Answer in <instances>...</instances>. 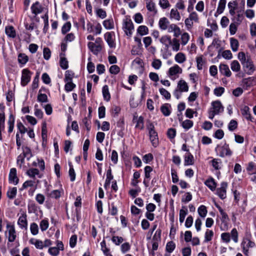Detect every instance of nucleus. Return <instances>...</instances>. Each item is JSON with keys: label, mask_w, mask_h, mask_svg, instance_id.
<instances>
[{"label": "nucleus", "mask_w": 256, "mask_h": 256, "mask_svg": "<svg viewBox=\"0 0 256 256\" xmlns=\"http://www.w3.org/2000/svg\"><path fill=\"white\" fill-rule=\"evenodd\" d=\"M212 107L209 109L208 118L212 120L214 116L222 113L224 108L220 100H215L212 102Z\"/></svg>", "instance_id": "1"}, {"label": "nucleus", "mask_w": 256, "mask_h": 256, "mask_svg": "<svg viewBox=\"0 0 256 256\" xmlns=\"http://www.w3.org/2000/svg\"><path fill=\"white\" fill-rule=\"evenodd\" d=\"M122 28L126 35L131 36L132 34V30L134 29V26L130 19L126 18L124 20Z\"/></svg>", "instance_id": "2"}, {"label": "nucleus", "mask_w": 256, "mask_h": 256, "mask_svg": "<svg viewBox=\"0 0 256 256\" xmlns=\"http://www.w3.org/2000/svg\"><path fill=\"white\" fill-rule=\"evenodd\" d=\"M6 228L8 232V242H14L16 240L17 236L14 226L10 225L9 222H8Z\"/></svg>", "instance_id": "3"}, {"label": "nucleus", "mask_w": 256, "mask_h": 256, "mask_svg": "<svg viewBox=\"0 0 256 256\" xmlns=\"http://www.w3.org/2000/svg\"><path fill=\"white\" fill-rule=\"evenodd\" d=\"M32 72L28 68H24L22 70L21 78V85L26 86L30 82Z\"/></svg>", "instance_id": "4"}, {"label": "nucleus", "mask_w": 256, "mask_h": 256, "mask_svg": "<svg viewBox=\"0 0 256 256\" xmlns=\"http://www.w3.org/2000/svg\"><path fill=\"white\" fill-rule=\"evenodd\" d=\"M219 151V156L220 157L224 158L226 156H230L232 154V152L229 148L228 144L225 143L224 146L219 147L217 146L216 150Z\"/></svg>", "instance_id": "5"}, {"label": "nucleus", "mask_w": 256, "mask_h": 256, "mask_svg": "<svg viewBox=\"0 0 256 256\" xmlns=\"http://www.w3.org/2000/svg\"><path fill=\"white\" fill-rule=\"evenodd\" d=\"M244 70L248 74H251L254 70V65L251 59L247 58L246 60L242 64Z\"/></svg>", "instance_id": "6"}, {"label": "nucleus", "mask_w": 256, "mask_h": 256, "mask_svg": "<svg viewBox=\"0 0 256 256\" xmlns=\"http://www.w3.org/2000/svg\"><path fill=\"white\" fill-rule=\"evenodd\" d=\"M9 182L16 185L18 183L19 179L17 176L16 170V168H12L10 170L8 176Z\"/></svg>", "instance_id": "7"}, {"label": "nucleus", "mask_w": 256, "mask_h": 256, "mask_svg": "<svg viewBox=\"0 0 256 256\" xmlns=\"http://www.w3.org/2000/svg\"><path fill=\"white\" fill-rule=\"evenodd\" d=\"M227 186V182H222L221 183L220 187L217 189V194L222 200L226 198V188Z\"/></svg>", "instance_id": "8"}, {"label": "nucleus", "mask_w": 256, "mask_h": 256, "mask_svg": "<svg viewBox=\"0 0 256 256\" xmlns=\"http://www.w3.org/2000/svg\"><path fill=\"white\" fill-rule=\"evenodd\" d=\"M220 214L222 215L220 229L222 230H227L228 228V222L229 221L228 215L224 212L220 213Z\"/></svg>", "instance_id": "9"}, {"label": "nucleus", "mask_w": 256, "mask_h": 256, "mask_svg": "<svg viewBox=\"0 0 256 256\" xmlns=\"http://www.w3.org/2000/svg\"><path fill=\"white\" fill-rule=\"evenodd\" d=\"M168 30V32H174V36L176 38L178 37L181 34L180 28L176 24H169Z\"/></svg>", "instance_id": "10"}, {"label": "nucleus", "mask_w": 256, "mask_h": 256, "mask_svg": "<svg viewBox=\"0 0 256 256\" xmlns=\"http://www.w3.org/2000/svg\"><path fill=\"white\" fill-rule=\"evenodd\" d=\"M31 10L36 16L42 13L44 10V8L38 2H36L31 6Z\"/></svg>", "instance_id": "11"}, {"label": "nucleus", "mask_w": 256, "mask_h": 256, "mask_svg": "<svg viewBox=\"0 0 256 256\" xmlns=\"http://www.w3.org/2000/svg\"><path fill=\"white\" fill-rule=\"evenodd\" d=\"M27 216L26 214H22L18 219V224L20 226V227L24 230H27L28 228V221H27Z\"/></svg>", "instance_id": "12"}, {"label": "nucleus", "mask_w": 256, "mask_h": 256, "mask_svg": "<svg viewBox=\"0 0 256 256\" xmlns=\"http://www.w3.org/2000/svg\"><path fill=\"white\" fill-rule=\"evenodd\" d=\"M242 83L244 87L248 88L256 84V80L254 77H250L242 80Z\"/></svg>", "instance_id": "13"}, {"label": "nucleus", "mask_w": 256, "mask_h": 256, "mask_svg": "<svg viewBox=\"0 0 256 256\" xmlns=\"http://www.w3.org/2000/svg\"><path fill=\"white\" fill-rule=\"evenodd\" d=\"M145 1L147 10L149 12H153L154 14H156L158 11L156 8L155 3L152 0H145Z\"/></svg>", "instance_id": "14"}, {"label": "nucleus", "mask_w": 256, "mask_h": 256, "mask_svg": "<svg viewBox=\"0 0 256 256\" xmlns=\"http://www.w3.org/2000/svg\"><path fill=\"white\" fill-rule=\"evenodd\" d=\"M150 139L152 145L156 148L158 144V134L156 131H154L149 133Z\"/></svg>", "instance_id": "15"}, {"label": "nucleus", "mask_w": 256, "mask_h": 256, "mask_svg": "<svg viewBox=\"0 0 256 256\" xmlns=\"http://www.w3.org/2000/svg\"><path fill=\"white\" fill-rule=\"evenodd\" d=\"M60 65L62 68L66 70L68 67V61L65 58V53L61 52L60 54Z\"/></svg>", "instance_id": "16"}, {"label": "nucleus", "mask_w": 256, "mask_h": 256, "mask_svg": "<svg viewBox=\"0 0 256 256\" xmlns=\"http://www.w3.org/2000/svg\"><path fill=\"white\" fill-rule=\"evenodd\" d=\"M219 69L221 74L227 77H230L232 74L228 66L226 64H220L219 66Z\"/></svg>", "instance_id": "17"}, {"label": "nucleus", "mask_w": 256, "mask_h": 256, "mask_svg": "<svg viewBox=\"0 0 256 256\" xmlns=\"http://www.w3.org/2000/svg\"><path fill=\"white\" fill-rule=\"evenodd\" d=\"M169 24L170 22L167 18L164 17L160 19L158 26L161 30H166L168 29Z\"/></svg>", "instance_id": "18"}, {"label": "nucleus", "mask_w": 256, "mask_h": 256, "mask_svg": "<svg viewBox=\"0 0 256 256\" xmlns=\"http://www.w3.org/2000/svg\"><path fill=\"white\" fill-rule=\"evenodd\" d=\"M88 46L94 54H97L102 50V46L100 45H96L92 42H89Z\"/></svg>", "instance_id": "19"}, {"label": "nucleus", "mask_w": 256, "mask_h": 256, "mask_svg": "<svg viewBox=\"0 0 256 256\" xmlns=\"http://www.w3.org/2000/svg\"><path fill=\"white\" fill-rule=\"evenodd\" d=\"M5 32L10 38H14L16 36V32L12 26H6L5 28Z\"/></svg>", "instance_id": "20"}, {"label": "nucleus", "mask_w": 256, "mask_h": 256, "mask_svg": "<svg viewBox=\"0 0 256 256\" xmlns=\"http://www.w3.org/2000/svg\"><path fill=\"white\" fill-rule=\"evenodd\" d=\"M160 42L165 46L166 49H168L171 44V38L168 35L164 36L160 38Z\"/></svg>", "instance_id": "21"}, {"label": "nucleus", "mask_w": 256, "mask_h": 256, "mask_svg": "<svg viewBox=\"0 0 256 256\" xmlns=\"http://www.w3.org/2000/svg\"><path fill=\"white\" fill-rule=\"evenodd\" d=\"M22 154L24 157L26 158L28 160H29L30 158L32 156V154L30 148L27 146H23L22 147Z\"/></svg>", "instance_id": "22"}, {"label": "nucleus", "mask_w": 256, "mask_h": 256, "mask_svg": "<svg viewBox=\"0 0 256 256\" xmlns=\"http://www.w3.org/2000/svg\"><path fill=\"white\" fill-rule=\"evenodd\" d=\"M177 88L182 92H186L188 90V86L184 80H180L178 82Z\"/></svg>", "instance_id": "23"}, {"label": "nucleus", "mask_w": 256, "mask_h": 256, "mask_svg": "<svg viewBox=\"0 0 256 256\" xmlns=\"http://www.w3.org/2000/svg\"><path fill=\"white\" fill-rule=\"evenodd\" d=\"M194 164V158L193 156L190 153L188 152L184 156V165H192Z\"/></svg>", "instance_id": "24"}, {"label": "nucleus", "mask_w": 256, "mask_h": 256, "mask_svg": "<svg viewBox=\"0 0 256 256\" xmlns=\"http://www.w3.org/2000/svg\"><path fill=\"white\" fill-rule=\"evenodd\" d=\"M182 69L177 64L170 68L168 74L170 76L176 75L177 74L181 73Z\"/></svg>", "instance_id": "25"}, {"label": "nucleus", "mask_w": 256, "mask_h": 256, "mask_svg": "<svg viewBox=\"0 0 256 256\" xmlns=\"http://www.w3.org/2000/svg\"><path fill=\"white\" fill-rule=\"evenodd\" d=\"M105 38L110 48H114L116 44L112 39V35L110 32H106L105 34Z\"/></svg>", "instance_id": "26"}, {"label": "nucleus", "mask_w": 256, "mask_h": 256, "mask_svg": "<svg viewBox=\"0 0 256 256\" xmlns=\"http://www.w3.org/2000/svg\"><path fill=\"white\" fill-rule=\"evenodd\" d=\"M170 105L168 104H165L161 106L160 110L164 116H167L170 115L171 112L170 110Z\"/></svg>", "instance_id": "27"}, {"label": "nucleus", "mask_w": 256, "mask_h": 256, "mask_svg": "<svg viewBox=\"0 0 256 256\" xmlns=\"http://www.w3.org/2000/svg\"><path fill=\"white\" fill-rule=\"evenodd\" d=\"M170 46H172V50L174 51L178 52L180 50V44L179 42V40L176 39V38H173L172 40H171V44Z\"/></svg>", "instance_id": "28"}, {"label": "nucleus", "mask_w": 256, "mask_h": 256, "mask_svg": "<svg viewBox=\"0 0 256 256\" xmlns=\"http://www.w3.org/2000/svg\"><path fill=\"white\" fill-rule=\"evenodd\" d=\"M206 185L212 190H214L216 186V182L213 178L207 180L205 182Z\"/></svg>", "instance_id": "29"}, {"label": "nucleus", "mask_w": 256, "mask_h": 256, "mask_svg": "<svg viewBox=\"0 0 256 256\" xmlns=\"http://www.w3.org/2000/svg\"><path fill=\"white\" fill-rule=\"evenodd\" d=\"M14 117L12 114H10L9 116L8 120V132L9 133H11L12 132L14 128Z\"/></svg>", "instance_id": "30"}, {"label": "nucleus", "mask_w": 256, "mask_h": 256, "mask_svg": "<svg viewBox=\"0 0 256 256\" xmlns=\"http://www.w3.org/2000/svg\"><path fill=\"white\" fill-rule=\"evenodd\" d=\"M255 246L254 242L251 241L248 238L244 240L242 242V246L244 247V248L248 249L250 248H253Z\"/></svg>", "instance_id": "31"}, {"label": "nucleus", "mask_w": 256, "mask_h": 256, "mask_svg": "<svg viewBox=\"0 0 256 256\" xmlns=\"http://www.w3.org/2000/svg\"><path fill=\"white\" fill-rule=\"evenodd\" d=\"M230 44L232 50L234 52H236L238 50L239 43L238 40L234 38H230Z\"/></svg>", "instance_id": "32"}, {"label": "nucleus", "mask_w": 256, "mask_h": 256, "mask_svg": "<svg viewBox=\"0 0 256 256\" xmlns=\"http://www.w3.org/2000/svg\"><path fill=\"white\" fill-rule=\"evenodd\" d=\"M242 114L248 120H252V116L250 112V108L248 106H244L242 110Z\"/></svg>", "instance_id": "33"}, {"label": "nucleus", "mask_w": 256, "mask_h": 256, "mask_svg": "<svg viewBox=\"0 0 256 256\" xmlns=\"http://www.w3.org/2000/svg\"><path fill=\"white\" fill-rule=\"evenodd\" d=\"M17 193V188L16 187L9 188L8 190L6 195L10 199H13L16 196Z\"/></svg>", "instance_id": "34"}, {"label": "nucleus", "mask_w": 256, "mask_h": 256, "mask_svg": "<svg viewBox=\"0 0 256 256\" xmlns=\"http://www.w3.org/2000/svg\"><path fill=\"white\" fill-rule=\"evenodd\" d=\"M226 0H220L216 10V13L220 14L223 12L226 5Z\"/></svg>", "instance_id": "35"}, {"label": "nucleus", "mask_w": 256, "mask_h": 256, "mask_svg": "<svg viewBox=\"0 0 256 256\" xmlns=\"http://www.w3.org/2000/svg\"><path fill=\"white\" fill-rule=\"evenodd\" d=\"M194 123L192 120H186L182 122L181 126L186 130H189L193 126Z\"/></svg>", "instance_id": "36"}, {"label": "nucleus", "mask_w": 256, "mask_h": 256, "mask_svg": "<svg viewBox=\"0 0 256 256\" xmlns=\"http://www.w3.org/2000/svg\"><path fill=\"white\" fill-rule=\"evenodd\" d=\"M102 94L104 99L106 101H109L110 98V95L109 92L108 86L105 85L102 88Z\"/></svg>", "instance_id": "37"}, {"label": "nucleus", "mask_w": 256, "mask_h": 256, "mask_svg": "<svg viewBox=\"0 0 256 256\" xmlns=\"http://www.w3.org/2000/svg\"><path fill=\"white\" fill-rule=\"evenodd\" d=\"M170 18H174L177 20H180V16L177 9L172 8L170 12Z\"/></svg>", "instance_id": "38"}, {"label": "nucleus", "mask_w": 256, "mask_h": 256, "mask_svg": "<svg viewBox=\"0 0 256 256\" xmlns=\"http://www.w3.org/2000/svg\"><path fill=\"white\" fill-rule=\"evenodd\" d=\"M188 214V210L185 206H182V208L180 210V222L182 223L184 220L186 215Z\"/></svg>", "instance_id": "39"}, {"label": "nucleus", "mask_w": 256, "mask_h": 256, "mask_svg": "<svg viewBox=\"0 0 256 256\" xmlns=\"http://www.w3.org/2000/svg\"><path fill=\"white\" fill-rule=\"evenodd\" d=\"M161 234L162 230L160 228L156 230L152 237V241L154 242H160L161 241Z\"/></svg>", "instance_id": "40"}, {"label": "nucleus", "mask_w": 256, "mask_h": 256, "mask_svg": "<svg viewBox=\"0 0 256 256\" xmlns=\"http://www.w3.org/2000/svg\"><path fill=\"white\" fill-rule=\"evenodd\" d=\"M28 60V56L24 54H20L18 56V62L20 64L24 65L26 64Z\"/></svg>", "instance_id": "41"}, {"label": "nucleus", "mask_w": 256, "mask_h": 256, "mask_svg": "<svg viewBox=\"0 0 256 256\" xmlns=\"http://www.w3.org/2000/svg\"><path fill=\"white\" fill-rule=\"evenodd\" d=\"M175 248L176 244L173 241L168 242L166 244V251L170 254L172 253Z\"/></svg>", "instance_id": "42"}, {"label": "nucleus", "mask_w": 256, "mask_h": 256, "mask_svg": "<svg viewBox=\"0 0 256 256\" xmlns=\"http://www.w3.org/2000/svg\"><path fill=\"white\" fill-rule=\"evenodd\" d=\"M113 179V176L112 174L111 170L110 169L107 171L106 172V178L104 185L105 188H106L107 186H108L110 184V180Z\"/></svg>", "instance_id": "43"}, {"label": "nucleus", "mask_w": 256, "mask_h": 256, "mask_svg": "<svg viewBox=\"0 0 256 256\" xmlns=\"http://www.w3.org/2000/svg\"><path fill=\"white\" fill-rule=\"evenodd\" d=\"M103 25L107 30H111L114 28V24L112 20H106L104 21Z\"/></svg>", "instance_id": "44"}, {"label": "nucleus", "mask_w": 256, "mask_h": 256, "mask_svg": "<svg viewBox=\"0 0 256 256\" xmlns=\"http://www.w3.org/2000/svg\"><path fill=\"white\" fill-rule=\"evenodd\" d=\"M198 211V214L202 218H205L208 212L206 206L204 205L200 206Z\"/></svg>", "instance_id": "45"}, {"label": "nucleus", "mask_w": 256, "mask_h": 256, "mask_svg": "<svg viewBox=\"0 0 256 256\" xmlns=\"http://www.w3.org/2000/svg\"><path fill=\"white\" fill-rule=\"evenodd\" d=\"M246 170L251 174H256V164L253 162H249Z\"/></svg>", "instance_id": "46"}, {"label": "nucleus", "mask_w": 256, "mask_h": 256, "mask_svg": "<svg viewBox=\"0 0 256 256\" xmlns=\"http://www.w3.org/2000/svg\"><path fill=\"white\" fill-rule=\"evenodd\" d=\"M175 60L178 63L181 64L186 60V57L184 54L179 52L175 56Z\"/></svg>", "instance_id": "47"}, {"label": "nucleus", "mask_w": 256, "mask_h": 256, "mask_svg": "<svg viewBox=\"0 0 256 256\" xmlns=\"http://www.w3.org/2000/svg\"><path fill=\"white\" fill-rule=\"evenodd\" d=\"M74 76V73L71 70H66L65 72L64 82L72 81Z\"/></svg>", "instance_id": "48"}, {"label": "nucleus", "mask_w": 256, "mask_h": 256, "mask_svg": "<svg viewBox=\"0 0 256 256\" xmlns=\"http://www.w3.org/2000/svg\"><path fill=\"white\" fill-rule=\"evenodd\" d=\"M137 32L141 36H144L148 34V30L145 26H140L138 28Z\"/></svg>", "instance_id": "49"}, {"label": "nucleus", "mask_w": 256, "mask_h": 256, "mask_svg": "<svg viewBox=\"0 0 256 256\" xmlns=\"http://www.w3.org/2000/svg\"><path fill=\"white\" fill-rule=\"evenodd\" d=\"M41 90H39V93L38 96V100L41 102H46L48 101V96L46 94L40 93Z\"/></svg>", "instance_id": "50"}, {"label": "nucleus", "mask_w": 256, "mask_h": 256, "mask_svg": "<svg viewBox=\"0 0 256 256\" xmlns=\"http://www.w3.org/2000/svg\"><path fill=\"white\" fill-rule=\"evenodd\" d=\"M240 66L237 60H234L231 63V69L234 72H238L240 70Z\"/></svg>", "instance_id": "51"}, {"label": "nucleus", "mask_w": 256, "mask_h": 256, "mask_svg": "<svg viewBox=\"0 0 256 256\" xmlns=\"http://www.w3.org/2000/svg\"><path fill=\"white\" fill-rule=\"evenodd\" d=\"M30 230L32 234H37L38 232V224L35 222H32L30 226Z\"/></svg>", "instance_id": "52"}, {"label": "nucleus", "mask_w": 256, "mask_h": 256, "mask_svg": "<svg viewBox=\"0 0 256 256\" xmlns=\"http://www.w3.org/2000/svg\"><path fill=\"white\" fill-rule=\"evenodd\" d=\"M27 174L31 178H34L36 175L39 174V170L37 168H30L27 172Z\"/></svg>", "instance_id": "53"}, {"label": "nucleus", "mask_w": 256, "mask_h": 256, "mask_svg": "<svg viewBox=\"0 0 256 256\" xmlns=\"http://www.w3.org/2000/svg\"><path fill=\"white\" fill-rule=\"evenodd\" d=\"M190 39V36L187 32H184L181 36L182 44L184 46L186 45Z\"/></svg>", "instance_id": "54"}, {"label": "nucleus", "mask_w": 256, "mask_h": 256, "mask_svg": "<svg viewBox=\"0 0 256 256\" xmlns=\"http://www.w3.org/2000/svg\"><path fill=\"white\" fill-rule=\"evenodd\" d=\"M71 28V24L70 22H66L64 25L62 26V33L63 34H65L67 32H68Z\"/></svg>", "instance_id": "55"}, {"label": "nucleus", "mask_w": 256, "mask_h": 256, "mask_svg": "<svg viewBox=\"0 0 256 256\" xmlns=\"http://www.w3.org/2000/svg\"><path fill=\"white\" fill-rule=\"evenodd\" d=\"M66 83L65 84V90L67 92L72 91L75 87L76 84H74L72 81L66 82Z\"/></svg>", "instance_id": "56"}, {"label": "nucleus", "mask_w": 256, "mask_h": 256, "mask_svg": "<svg viewBox=\"0 0 256 256\" xmlns=\"http://www.w3.org/2000/svg\"><path fill=\"white\" fill-rule=\"evenodd\" d=\"M238 127V122L236 120H232L230 121L228 128L230 131H234Z\"/></svg>", "instance_id": "57"}, {"label": "nucleus", "mask_w": 256, "mask_h": 256, "mask_svg": "<svg viewBox=\"0 0 256 256\" xmlns=\"http://www.w3.org/2000/svg\"><path fill=\"white\" fill-rule=\"evenodd\" d=\"M52 198H58L60 196V192L58 190H54L48 194Z\"/></svg>", "instance_id": "58"}, {"label": "nucleus", "mask_w": 256, "mask_h": 256, "mask_svg": "<svg viewBox=\"0 0 256 256\" xmlns=\"http://www.w3.org/2000/svg\"><path fill=\"white\" fill-rule=\"evenodd\" d=\"M160 94L164 96L166 100H169L170 98V93L166 90V89L164 88H160Z\"/></svg>", "instance_id": "59"}, {"label": "nucleus", "mask_w": 256, "mask_h": 256, "mask_svg": "<svg viewBox=\"0 0 256 256\" xmlns=\"http://www.w3.org/2000/svg\"><path fill=\"white\" fill-rule=\"evenodd\" d=\"M40 228L42 231L46 230L48 227V222L46 220H42L40 222Z\"/></svg>", "instance_id": "60"}, {"label": "nucleus", "mask_w": 256, "mask_h": 256, "mask_svg": "<svg viewBox=\"0 0 256 256\" xmlns=\"http://www.w3.org/2000/svg\"><path fill=\"white\" fill-rule=\"evenodd\" d=\"M176 135V130L174 128H170L168 130L167 136L170 139H173L174 138Z\"/></svg>", "instance_id": "61"}, {"label": "nucleus", "mask_w": 256, "mask_h": 256, "mask_svg": "<svg viewBox=\"0 0 256 256\" xmlns=\"http://www.w3.org/2000/svg\"><path fill=\"white\" fill-rule=\"evenodd\" d=\"M44 58L45 60H48L50 58L51 52L48 48H44L43 50Z\"/></svg>", "instance_id": "62"}, {"label": "nucleus", "mask_w": 256, "mask_h": 256, "mask_svg": "<svg viewBox=\"0 0 256 256\" xmlns=\"http://www.w3.org/2000/svg\"><path fill=\"white\" fill-rule=\"evenodd\" d=\"M213 236V232L212 230H207L205 234V242H209L211 240Z\"/></svg>", "instance_id": "63"}, {"label": "nucleus", "mask_w": 256, "mask_h": 256, "mask_svg": "<svg viewBox=\"0 0 256 256\" xmlns=\"http://www.w3.org/2000/svg\"><path fill=\"white\" fill-rule=\"evenodd\" d=\"M152 66L156 70H158L162 66V62L160 60L155 59L152 64Z\"/></svg>", "instance_id": "64"}]
</instances>
